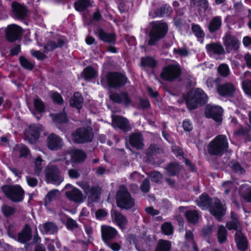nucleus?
Returning a JSON list of instances; mask_svg holds the SVG:
<instances>
[{
    "instance_id": "1",
    "label": "nucleus",
    "mask_w": 251,
    "mask_h": 251,
    "mask_svg": "<svg viewBox=\"0 0 251 251\" xmlns=\"http://www.w3.org/2000/svg\"><path fill=\"white\" fill-rule=\"evenodd\" d=\"M207 100V97L203 91L197 88L191 90L186 99V102L189 109H193L204 104Z\"/></svg>"
},
{
    "instance_id": "2",
    "label": "nucleus",
    "mask_w": 251,
    "mask_h": 251,
    "mask_svg": "<svg viewBox=\"0 0 251 251\" xmlns=\"http://www.w3.org/2000/svg\"><path fill=\"white\" fill-rule=\"evenodd\" d=\"M228 143L226 136L220 135L209 143L207 151L211 155H222L226 151Z\"/></svg>"
},
{
    "instance_id": "3",
    "label": "nucleus",
    "mask_w": 251,
    "mask_h": 251,
    "mask_svg": "<svg viewBox=\"0 0 251 251\" xmlns=\"http://www.w3.org/2000/svg\"><path fill=\"white\" fill-rule=\"evenodd\" d=\"M168 31L167 25L165 23L156 22L153 25L149 32L150 40L148 45H155V43L163 38Z\"/></svg>"
},
{
    "instance_id": "4",
    "label": "nucleus",
    "mask_w": 251,
    "mask_h": 251,
    "mask_svg": "<svg viewBox=\"0 0 251 251\" xmlns=\"http://www.w3.org/2000/svg\"><path fill=\"white\" fill-rule=\"evenodd\" d=\"M117 205L126 209H129L135 205L134 200L124 186H121L117 194Z\"/></svg>"
},
{
    "instance_id": "5",
    "label": "nucleus",
    "mask_w": 251,
    "mask_h": 251,
    "mask_svg": "<svg viewBox=\"0 0 251 251\" xmlns=\"http://www.w3.org/2000/svg\"><path fill=\"white\" fill-rule=\"evenodd\" d=\"M1 189L6 197L12 201L18 202L23 201L25 192L20 185H6Z\"/></svg>"
},
{
    "instance_id": "6",
    "label": "nucleus",
    "mask_w": 251,
    "mask_h": 251,
    "mask_svg": "<svg viewBox=\"0 0 251 251\" xmlns=\"http://www.w3.org/2000/svg\"><path fill=\"white\" fill-rule=\"evenodd\" d=\"M93 136L92 130L89 127L79 128L72 133V139L77 143L91 142Z\"/></svg>"
},
{
    "instance_id": "7",
    "label": "nucleus",
    "mask_w": 251,
    "mask_h": 251,
    "mask_svg": "<svg viewBox=\"0 0 251 251\" xmlns=\"http://www.w3.org/2000/svg\"><path fill=\"white\" fill-rule=\"evenodd\" d=\"M45 175L46 181L48 183L59 185L63 180L59 169L55 166H48L45 169Z\"/></svg>"
},
{
    "instance_id": "8",
    "label": "nucleus",
    "mask_w": 251,
    "mask_h": 251,
    "mask_svg": "<svg viewBox=\"0 0 251 251\" xmlns=\"http://www.w3.org/2000/svg\"><path fill=\"white\" fill-rule=\"evenodd\" d=\"M180 74V68L178 65H171L164 68L160 77L165 80L172 81L177 78Z\"/></svg>"
},
{
    "instance_id": "9",
    "label": "nucleus",
    "mask_w": 251,
    "mask_h": 251,
    "mask_svg": "<svg viewBox=\"0 0 251 251\" xmlns=\"http://www.w3.org/2000/svg\"><path fill=\"white\" fill-rule=\"evenodd\" d=\"M209 210L212 215L220 221L226 214V207L224 204L222 203L220 200L214 199L211 201Z\"/></svg>"
},
{
    "instance_id": "10",
    "label": "nucleus",
    "mask_w": 251,
    "mask_h": 251,
    "mask_svg": "<svg viewBox=\"0 0 251 251\" xmlns=\"http://www.w3.org/2000/svg\"><path fill=\"white\" fill-rule=\"evenodd\" d=\"M222 108L216 105H207L205 109L206 117L212 118L216 122L221 124L222 121Z\"/></svg>"
},
{
    "instance_id": "11",
    "label": "nucleus",
    "mask_w": 251,
    "mask_h": 251,
    "mask_svg": "<svg viewBox=\"0 0 251 251\" xmlns=\"http://www.w3.org/2000/svg\"><path fill=\"white\" fill-rule=\"evenodd\" d=\"M107 81L111 87H120L126 83L127 78L123 74L111 73L107 75Z\"/></svg>"
},
{
    "instance_id": "12",
    "label": "nucleus",
    "mask_w": 251,
    "mask_h": 251,
    "mask_svg": "<svg viewBox=\"0 0 251 251\" xmlns=\"http://www.w3.org/2000/svg\"><path fill=\"white\" fill-rule=\"evenodd\" d=\"M42 130L41 126L31 125L25 132V139L29 143H34L38 139L41 131Z\"/></svg>"
},
{
    "instance_id": "13",
    "label": "nucleus",
    "mask_w": 251,
    "mask_h": 251,
    "mask_svg": "<svg viewBox=\"0 0 251 251\" xmlns=\"http://www.w3.org/2000/svg\"><path fill=\"white\" fill-rule=\"evenodd\" d=\"M48 148L51 151H57L63 146L62 139L58 135L52 133L49 135L46 140Z\"/></svg>"
},
{
    "instance_id": "14",
    "label": "nucleus",
    "mask_w": 251,
    "mask_h": 251,
    "mask_svg": "<svg viewBox=\"0 0 251 251\" xmlns=\"http://www.w3.org/2000/svg\"><path fill=\"white\" fill-rule=\"evenodd\" d=\"M239 224V222L236 218V248L240 251H246L249 247V242L243 233L238 230L237 226Z\"/></svg>"
},
{
    "instance_id": "15",
    "label": "nucleus",
    "mask_w": 251,
    "mask_h": 251,
    "mask_svg": "<svg viewBox=\"0 0 251 251\" xmlns=\"http://www.w3.org/2000/svg\"><path fill=\"white\" fill-rule=\"evenodd\" d=\"M109 97L113 101L126 106L132 103L131 98L126 92L114 93L110 94Z\"/></svg>"
},
{
    "instance_id": "16",
    "label": "nucleus",
    "mask_w": 251,
    "mask_h": 251,
    "mask_svg": "<svg viewBox=\"0 0 251 251\" xmlns=\"http://www.w3.org/2000/svg\"><path fill=\"white\" fill-rule=\"evenodd\" d=\"M22 32V28L19 26L15 24L10 25L6 28V39L10 42H13L18 39Z\"/></svg>"
},
{
    "instance_id": "17",
    "label": "nucleus",
    "mask_w": 251,
    "mask_h": 251,
    "mask_svg": "<svg viewBox=\"0 0 251 251\" xmlns=\"http://www.w3.org/2000/svg\"><path fill=\"white\" fill-rule=\"evenodd\" d=\"M65 195L69 200L77 203H81L86 199L82 192L75 187H73L71 190L67 191Z\"/></svg>"
},
{
    "instance_id": "18",
    "label": "nucleus",
    "mask_w": 251,
    "mask_h": 251,
    "mask_svg": "<svg viewBox=\"0 0 251 251\" xmlns=\"http://www.w3.org/2000/svg\"><path fill=\"white\" fill-rule=\"evenodd\" d=\"M11 6L15 18L18 19H23L27 16V9L24 5L14 1L12 2Z\"/></svg>"
},
{
    "instance_id": "19",
    "label": "nucleus",
    "mask_w": 251,
    "mask_h": 251,
    "mask_svg": "<svg viewBox=\"0 0 251 251\" xmlns=\"http://www.w3.org/2000/svg\"><path fill=\"white\" fill-rule=\"evenodd\" d=\"M112 124L124 131L130 130V126L127 119L121 116H112Z\"/></svg>"
},
{
    "instance_id": "20",
    "label": "nucleus",
    "mask_w": 251,
    "mask_h": 251,
    "mask_svg": "<svg viewBox=\"0 0 251 251\" xmlns=\"http://www.w3.org/2000/svg\"><path fill=\"white\" fill-rule=\"evenodd\" d=\"M81 188L83 190L89 199L92 201H97L98 199L99 192L98 189L95 187H91L88 184L83 183L80 185Z\"/></svg>"
},
{
    "instance_id": "21",
    "label": "nucleus",
    "mask_w": 251,
    "mask_h": 251,
    "mask_svg": "<svg viewBox=\"0 0 251 251\" xmlns=\"http://www.w3.org/2000/svg\"><path fill=\"white\" fill-rule=\"evenodd\" d=\"M101 230L102 237L105 243L108 242V240L115 238L117 234V230L109 226H102Z\"/></svg>"
},
{
    "instance_id": "22",
    "label": "nucleus",
    "mask_w": 251,
    "mask_h": 251,
    "mask_svg": "<svg viewBox=\"0 0 251 251\" xmlns=\"http://www.w3.org/2000/svg\"><path fill=\"white\" fill-rule=\"evenodd\" d=\"M223 43L228 52L235 49V37L230 32H227L223 38Z\"/></svg>"
},
{
    "instance_id": "23",
    "label": "nucleus",
    "mask_w": 251,
    "mask_h": 251,
    "mask_svg": "<svg viewBox=\"0 0 251 251\" xmlns=\"http://www.w3.org/2000/svg\"><path fill=\"white\" fill-rule=\"evenodd\" d=\"M32 237L30 227L26 225L22 230L18 233V241L22 243H25L29 241Z\"/></svg>"
},
{
    "instance_id": "24",
    "label": "nucleus",
    "mask_w": 251,
    "mask_h": 251,
    "mask_svg": "<svg viewBox=\"0 0 251 251\" xmlns=\"http://www.w3.org/2000/svg\"><path fill=\"white\" fill-rule=\"evenodd\" d=\"M39 229L44 234H53L57 232V226L52 222H46L40 225Z\"/></svg>"
},
{
    "instance_id": "25",
    "label": "nucleus",
    "mask_w": 251,
    "mask_h": 251,
    "mask_svg": "<svg viewBox=\"0 0 251 251\" xmlns=\"http://www.w3.org/2000/svg\"><path fill=\"white\" fill-rule=\"evenodd\" d=\"M142 135L139 133H133L129 138L130 144L137 149H141L143 148Z\"/></svg>"
},
{
    "instance_id": "26",
    "label": "nucleus",
    "mask_w": 251,
    "mask_h": 251,
    "mask_svg": "<svg viewBox=\"0 0 251 251\" xmlns=\"http://www.w3.org/2000/svg\"><path fill=\"white\" fill-rule=\"evenodd\" d=\"M217 90L220 95L230 96L234 91V87L231 83H226L218 86Z\"/></svg>"
},
{
    "instance_id": "27",
    "label": "nucleus",
    "mask_w": 251,
    "mask_h": 251,
    "mask_svg": "<svg viewBox=\"0 0 251 251\" xmlns=\"http://www.w3.org/2000/svg\"><path fill=\"white\" fill-rule=\"evenodd\" d=\"M239 194L242 198L244 201L251 202V186H241L239 189Z\"/></svg>"
},
{
    "instance_id": "28",
    "label": "nucleus",
    "mask_w": 251,
    "mask_h": 251,
    "mask_svg": "<svg viewBox=\"0 0 251 251\" xmlns=\"http://www.w3.org/2000/svg\"><path fill=\"white\" fill-rule=\"evenodd\" d=\"M64 44V41L62 39L59 38L56 41H49L44 45V50L45 52L52 51L57 48L61 47Z\"/></svg>"
},
{
    "instance_id": "29",
    "label": "nucleus",
    "mask_w": 251,
    "mask_h": 251,
    "mask_svg": "<svg viewBox=\"0 0 251 251\" xmlns=\"http://www.w3.org/2000/svg\"><path fill=\"white\" fill-rule=\"evenodd\" d=\"M212 201L207 195L202 194L197 200V202L200 208L204 210L209 208Z\"/></svg>"
},
{
    "instance_id": "30",
    "label": "nucleus",
    "mask_w": 251,
    "mask_h": 251,
    "mask_svg": "<svg viewBox=\"0 0 251 251\" xmlns=\"http://www.w3.org/2000/svg\"><path fill=\"white\" fill-rule=\"evenodd\" d=\"M222 25V19L220 16L213 17L209 22L208 30L210 32L213 33L220 29Z\"/></svg>"
},
{
    "instance_id": "31",
    "label": "nucleus",
    "mask_w": 251,
    "mask_h": 251,
    "mask_svg": "<svg viewBox=\"0 0 251 251\" xmlns=\"http://www.w3.org/2000/svg\"><path fill=\"white\" fill-rule=\"evenodd\" d=\"M83 100V99L81 94L78 92H75L70 100V106L79 109L82 106Z\"/></svg>"
},
{
    "instance_id": "32",
    "label": "nucleus",
    "mask_w": 251,
    "mask_h": 251,
    "mask_svg": "<svg viewBox=\"0 0 251 251\" xmlns=\"http://www.w3.org/2000/svg\"><path fill=\"white\" fill-rule=\"evenodd\" d=\"M99 38L104 42L113 43L115 41V35L114 33H108L104 31L101 29L98 30Z\"/></svg>"
},
{
    "instance_id": "33",
    "label": "nucleus",
    "mask_w": 251,
    "mask_h": 251,
    "mask_svg": "<svg viewBox=\"0 0 251 251\" xmlns=\"http://www.w3.org/2000/svg\"><path fill=\"white\" fill-rule=\"evenodd\" d=\"M206 49L209 53H215L217 54H222L225 51L221 45L216 43H211L206 46Z\"/></svg>"
},
{
    "instance_id": "34",
    "label": "nucleus",
    "mask_w": 251,
    "mask_h": 251,
    "mask_svg": "<svg viewBox=\"0 0 251 251\" xmlns=\"http://www.w3.org/2000/svg\"><path fill=\"white\" fill-rule=\"evenodd\" d=\"M111 214L118 225L122 228H124L127 223L126 217L121 213L115 211H113Z\"/></svg>"
},
{
    "instance_id": "35",
    "label": "nucleus",
    "mask_w": 251,
    "mask_h": 251,
    "mask_svg": "<svg viewBox=\"0 0 251 251\" xmlns=\"http://www.w3.org/2000/svg\"><path fill=\"white\" fill-rule=\"evenodd\" d=\"M72 159L75 162H81L84 160L86 157L85 153L81 150H75L72 153Z\"/></svg>"
},
{
    "instance_id": "36",
    "label": "nucleus",
    "mask_w": 251,
    "mask_h": 251,
    "mask_svg": "<svg viewBox=\"0 0 251 251\" xmlns=\"http://www.w3.org/2000/svg\"><path fill=\"white\" fill-rule=\"evenodd\" d=\"M60 195V192L57 190H53L48 193L45 197V205L50 204L55 200Z\"/></svg>"
},
{
    "instance_id": "37",
    "label": "nucleus",
    "mask_w": 251,
    "mask_h": 251,
    "mask_svg": "<svg viewBox=\"0 0 251 251\" xmlns=\"http://www.w3.org/2000/svg\"><path fill=\"white\" fill-rule=\"evenodd\" d=\"M180 169L179 165L176 163L169 164L166 168L167 174L171 176L176 175Z\"/></svg>"
},
{
    "instance_id": "38",
    "label": "nucleus",
    "mask_w": 251,
    "mask_h": 251,
    "mask_svg": "<svg viewBox=\"0 0 251 251\" xmlns=\"http://www.w3.org/2000/svg\"><path fill=\"white\" fill-rule=\"evenodd\" d=\"M217 237L220 243L225 242L227 239V232L225 226H219L217 231Z\"/></svg>"
},
{
    "instance_id": "39",
    "label": "nucleus",
    "mask_w": 251,
    "mask_h": 251,
    "mask_svg": "<svg viewBox=\"0 0 251 251\" xmlns=\"http://www.w3.org/2000/svg\"><path fill=\"white\" fill-rule=\"evenodd\" d=\"M171 242L169 241L160 240L158 242L155 251H170Z\"/></svg>"
},
{
    "instance_id": "40",
    "label": "nucleus",
    "mask_w": 251,
    "mask_h": 251,
    "mask_svg": "<svg viewBox=\"0 0 251 251\" xmlns=\"http://www.w3.org/2000/svg\"><path fill=\"white\" fill-rule=\"evenodd\" d=\"M1 210L3 215L6 217H9L13 215L16 212V209L12 206L6 204H3L1 207Z\"/></svg>"
},
{
    "instance_id": "41",
    "label": "nucleus",
    "mask_w": 251,
    "mask_h": 251,
    "mask_svg": "<svg viewBox=\"0 0 251 251\" xmlns=\"http://www.w3.org/2000/svg\"><path fill=\"white\" fill-rule=\"evenodd\" d=\"M45 166V161L40 156H38L34 161V171L36 175H39Z\"/></svg>"
},
{
    "instance_id": "42",
    "label": "nucleus",
    "mask_w": 251,
    "mask_h": 251,
    "mask_svg": "<svg viewBox=\"0 0 251 251\" xmlns=\"http://www.w3.org/2000/svg\"><path fill=\"white\" fill-rule=\"evenodd\" d=\"M185 215L190 223H196L199 219V216L198 212L196 210L187 211Z\"/></svg>"
},
{
    "instance_id": "43",
    "label": "nucleus",
    "mask_w": 251,
    "mask_h": 251,
    "mask_svg": "<svg viewBox=\"0 0 251 251\" xmlns=\"http://www.w3.org/2000/svg\"><path fill=\"white\" fill-rule=\"evenodd\" d=\"M14 151L19 153L20 157L26 156L29 152L28 149L23 144L16 145L14 148Z\"/></svg>"
},
{
    "instance_id": "44",
    "label": "nucleus",
    "mask_w": 251,
    "mask_h": 251,
    "mask_svg": "<svg viewBox=\"0 0 251 251\" xmlns=\"http://www.w3.org/2000/svg\"><path fill=\"white\" fill-rule=\"evenodd\" d=\"M83 74L86 79H91L97 75V71L91 67H86L83 71Z\"/></svg>"
},
{
    "instance_id": "45",
    "label": "nucleus",
    "mask_w": 251,
    "mask_h": 251,
    "mask_svg": "<svg viewBox=\"0 0 251 251\" xmlns=\"http://www.w3.org/2000/svg\"><path fill=\"white\" fill-rule=\"evenodd\" d=\"M90 5L89 0H78L75 2V8L77 11H82Z\"/></svg>"
},
{
    "instance_id": "46",
    "label": "nucleus",
    "mask_w": 251,
    "mask_h": 251,
    "mask_svg": "<svg viewBox=\"0 0 251 251\" xmlns=\"http://www.w3.org/2000/svg\"><path fill=\"white\" fill-rule=\"evenodd\" d=\"M222 187L224 190L225 193L228 195L234 191L235 186L233 181H227L223 183Z\"/></svg>"
},
{
    "instance_id": "47",
    "label": "nucleus",
    "mask_w": 251,
    "mask_h": 251,
    "mask_svg": "<svg viewBox=\"0 0 251 251\" xmlns=\"http://www.w3.org/2000/svg\"><path fill=\"white\" fill-rule=\"evenodd\" d=\"M242 87L245 93L251 97V79L243 80L242 82Z\"/></svg>"
},
{
    "instance_id": "48",
    "label": "nucleus",
    "mask_w": 251,
    "mask_h": 251,
    "mask_svg": "<svg viewBox=\"0 0 251 251\" xmlns=\"http://www.w3.org/2000/svg\"><path fill=\"white\" fill-rule=\"evenodd\" d=\"M192 30L198 38H202L205 35L204 32L198 25L193 24L192 25Z\"/></svg>"
},
{
    "instance_id": "49",
    "label": "nucleus",
    "mask_w": 251,
    "mask_h": 251,
    "mask_svg": "<svg viewBox=\"0 0 251 251\" xmlns=\"http://www.w3.org/2000/svg\"><path fill=\"white\" fill-rule=\"evenodd\" d=\"M54 122L59 123H64L67 122V118L65 113L51 115Z\"/></svg>"
},
{
    "instance_id": "50",
    "label": "nucleus",
    "mask_w": 251,
    "mask_h": 251,
    "mask_svg": "<svg viewBox=\"0 0 251 251\" xmlns=\"http://www.w3.org/2000/svg\"><path fill=\"white\" fill-rule=\"evenodd\" d=\"M141 63L143 66L150 67H153L156 64L155 60L152 57H150L142 58L141 60Z\"/></svg>"
},
{
    "instance_id": "51",
    "label": "nucleus",
    "mask_w": 251,
    "mask_h": 251,
    "mask_svg": "<svg viewBox=\"0 0 251 251\" xmlns=\"http://www.w3.org/2000/svg\"><path fill=\"white\" fill-rule=\"evenodd\" d=\"M34 107L35 110L39 113L43 112L45 109V105L43 102L39 99H35L34 100Z\"/></svg>"
},
{
    "instance_id": "52",
    "label": "nucleus",
    "mask_w": 251,
    "mask_h": 251,
    "mask_svg": "<svg viewBox=\"0 0 251 251\" xmlns=\"http://www.w3.org/2000/svg\"><path fill=\"white\" fill-rule=\"evenodd\" d=\"M191 3L194 5L200 7L204 10H206L208 7V2L207 0H191Z\"/></svg>"
},
{
    "instance_id": "53",
    "label": "nucleus",
    "mask_w": 251,
    "mask_h": 251,
    "mask_svg": "<svg viewBox=\"0 0 251 251\" xmlns=\"http://www.w3.org/2000/svg\"><path fill=\"white\" fill-rule=\"evenodd\" d=\"M185 239L188 242H190L192 244L193 246V248L195 251H198L197 247L196 246L195 242L193 240L194 235L192 232L190 230H187L185 233Z\"/></svg>"
},
{
    "instance_id": "54",
    "label": "nucleus",
    "mask_w": 251,
    "mask_h": 251,
    "mask_svg": "<svg viewBox=\"0 0 251 251\" xmlns=\"http://www.w3.org/2000/svg\"><path fill=\"white\" fill-rule=\"evenodd\" d=\"M218 72L221 76H227L229 73L228 67L225 64H221L218 67Z\"/></svg>"
},
{
    "instance_id": "55",
    "label": "nucleus",
    "mask_w": 251,
    "mask_h": 251,
    "mask_svg": "<svg viewBox=\"0 0 251 251\" xmlns=\"http://www.w3.org/2000/svg\"><path fill=\"white\" fill-rule=\"evenodd\" d=\"M150 178L152 181L160 183L162 180V175L158 172H154L151 174Z\"/></svg>"
},
{
    "instance_id": "56",
    "label": "nucleus",
    "mask_w": 251,
    "mask_h": 251,
    "mask_svg": "<svg viewBox=\"0 0 251 251\" xmlns=\"http://www.w3.org/2000/svg\"><path fill=\"white\" fill-rule=\"evenodd\" d=\"M163 232L166 235H170L172 234L173 228L172 225L169 223H166L164 224L161 227Z\"/></svg>"
},
{
    "instance_id": "57",
    "label": "nucleus",
    "mask_w": 251,
    "mask_h": 251,
    "mask_svg": "<svg viewBox=\"0 0 251 251\" xmlns=\"http://www.w3.org/2000/svg\"><path fill=\"white\" fill-rule=\"evenodd\" d=\"M20 61L21 65L26 69L31 70L33 67V64L23 57L20 58Z\"/></svg>"
},
{
    "instance_id": "58",
    "label": "nucleus",
    "mask_w": 251,
    "mask_h": 251,
    "mask_svg": "<svg viewBox=\"0 0 251 251\" xmlns=\"http://www.w3.org/2000/svg\"><path fill=\"white\" fill-rule=\"evenodd\" d=\"M141 190L145 193H147L150 190V181L148 178H146L143 181L141 186Z\"/></svg>"
},
{
    "instance_id": "59",
    "label": "nucleus",
    "mask_w": 251,
    "mask_h": 251,
    "mask_svg": "<svg viewBox=\"0 0 251 251\" xmlns=\"http://www.w3.org/2000/svg\"><path fill=\"white\" fill-rule=\"evenodd\" d=\"M68 175L70 178L73 179H77L80 176L78 171L74 169L69 170Z\"/></svg>"
},
{
    "instance_id": "60",
    "label": "nucleus",
    "mask_w": 251,
    "mask_h": 251,
    "mask_svg": "<svg viewBox=\"0 0 251 251\" xmlns=\"http://www.w3.org/2000/svg\"><path fill=\"white\" fill-rule=\"evenodd\" d=\"M26 180L28 185L31 187L36 186L38 183V180L36 178L30 176H26Z\"/></svg>"
},
{
    "instance_id": "61",
    "label": "nucleus",
    "mask_w": 251,
    "mask_h": 251,
    "mask_svg": "<svg viewBox=\"0 0 251 251\" xmlns=\"http://www.w3.org/2000/svg\"><path fill=\"white\" fill-rule=\"evenodd\" d=\"M31 54L38 59H43L45 58V55L42 52L39 50H31Z\"/></svg>"
},
{
    "instance_id": "62",
    "label": "nucleus",
    "mask_w": 251,
    "mask_h": 251,
    "mask_svg": "<svg viewBox=\"0 0 251 251\" xmlns=\"http://www.w3.org/2000/svg\"><path fill=\"white\" fill-rule=\"evenodd\" d=\"M174 52L176 54H178L182 56H185L188 54V51L185 49H174Z\"/></svg>"
},
{
    "instance_id": "63",
    "label": "nucleus",
    "mask_w": 251,
    "mask_h": 251,
    "mask_svg": "<svg viewBox=\"0 0 251 251\" xmlns=\"http://www.w3.org/2000/svg\"><path fill=\"white\" fill-rule=\"evenodd\" d=\"M107 246L114 251H118L120 250L121 246L117 243L106 242Z\"/></svg>"
},
{
    "instance_id": "64",
    "label": "nucleus",
    "mask_w": 251,
    "mask_h": 251,
    "mask_svg": "<svg viewBox=\"0 0 251 251\" xmlns=\"http://www.w3.org/2000/svg\"><path fill=\"white\" fill-rule=\"evenodd\" d=\"M52 98L55 102L58 103L59 104L62 103L63 101L62 97L59 93H53L52 95Z\"/></svg>"
}]
</instances>
